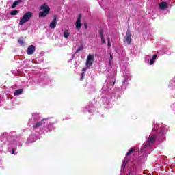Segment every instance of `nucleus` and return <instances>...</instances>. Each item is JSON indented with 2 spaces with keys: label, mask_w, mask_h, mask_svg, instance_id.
I'll use <instances>...</instances> for the list:
<instances>
[{
  "label": "nucleus",
  "mask_w": 175,
  "mask_h": 175,
  "mask_svg": "<svg viewBox=\"0 0 175 175\" xmlns=\"http://www.w3.org/2000/svg\"><path fill=\"white\" fill-rule=\"evenodd\" d=\"M21 94H23V89H18L14 92V95H21Z\"/></svg>",
  "instance_id": "f3484780"
},
{
  "label": "nucleus",
  "mask_w": 175,
  "mask_h": 175,
  "mask_svg": "<svg viewBox=\"0 0 175 175\" xmlns=\"http://www.w3.org/2000/svg\"><path fill=\"white\" fill-rule=\"evenodd\" d=\"M32 12H26L22 18L19 21V25H24L25 23H28L29 20H31V18L32 17Z\"/></svg>",
  "instance_id": "f03ea898"
},
{
  "label": "nucleus",
  "mask_w": 175,
  "mask_h": 175,
  "mask_svg": "<svg viewBox=\"0 0 175 175\" xmlns=\"http://www.w3.org/2000/svg\"><path fill=\"white\" fill-rule=\"evenodd\" d=\"M98 33L101 38V42L102 43H106V40H105V37L103 36V29H100L98 31Z\"/></svg>",
  "instance_id": "9d476101"
},
{
  "label": "nucleus",
  "mask_w": 175,
  "mask_h": 175,
  "mask_svg": "<svg viewBox=\"0 0 175 175\" xmlns=\"http://www.w3.org/2000/svg\"><path fill=\"white\" fill-rule=\"evenodd\" d=\"M114 84H116V80H113L112 81L110 82V85H111L112 88H113V85H114Z\"/></svg>",
  "instance_id": "5701e85b"
},
{
  "label": "nucleus",
  "mask_w": 175,
  "mask_h": 175,
  "mask_svg": "<svg viewBox=\"0 0 175 175\" xmlns=\"http://www.w3.org/2000/svg\"><path fill=\"white\" fill-rule=\"evenodd\" d=\"M36 50V47L33 45H30L27 49V54L28 55H32L35 51Z\"/></svg>",
  "instance_id": "423d86ee"
},
{
  "label": "nucleus",
  "mask_w": 175,
  "mask_h": 175,
  "mask_svg": "<svg viewBox=\"0 0 175 175\" xmlns=\"http://www.w3.org/2000/svg\"><path fill=\"white\" fill-rule=\"evenodd\" d=\"M128 81V79H125L122 83V84H125Z\"/></svg>",
  "instance_id": "393cba45"
},
{
  "label": "nucleus",
  "mask_w": 175,
  "mask_h": 175,
  "mask_svg": "<svg viewBox=\"0 0 175 175\" xmlns=\"http://www.w3.org/2000/svg\"><path fill=\"white\" fill-rule=\"evenodd\" d=\"M18 42L19 43V44H21V46H24V40L19 39L18 40Z\"/></svg>",
  "instance_id": "6ab92c4d"
},
{
  "label": "nucleus",
  "mask_w": 175,
  "mask_h": 175,
  "mask_svg": "<svg viewBox=\"0 0 175 175\" xmlns=\"http://www.w3.org/2000/svg\"><path fill=\"white\" fill-rule=\"evenodd\" d=\"M163 133H165V132L163 131V130H161V131H160V135H163Z\"/></svg>",
  "instance_id": "bb28decb"
},
{
  "label": "nucleus",
  "mask_w": 175,
  "mask_h": 175,
  "mask_svg": "<svg viewBox=\"0 0 175 175\" xmlns=\"http://www.w3.org/2000/svg\"><path fill=\"white\" fill-rule=\"evenodd\" d=\"M163 133H165V132L163 131V130H161V131H160V135H163Z\"/></svg>",
  "instance_id": "a878e982"
},
{
  "label": "nucleus",
  "mask_w": 175,
  "mask_h": 175,
  "mask_svg": "<svg viewBox=\"0 0 175 175\" xmlns=\"http://www.w3.org/2000/svg\"><path fill=\"white\" fill-rule=\"evenodd\" d=\"M108 46L110 47L111 46V44L110 43V40H108Z\"/></svg>",
  "instance_id": "cd10ccee"
},
{
  "label": "nucleus",
  "mask_w": 175,
  "mask_h": 175,
  "mask_svg": "<svg viewBox=\"0 0 175 175\" xmlns=\"http://www.w3.org/2000/svg\"><path fill=\"white\" fill-rule=\"evenodd\" d=\"M94 64V55L89 54L86 59V66H91Z\"/></svg>",
  "instance_id": "39448f33"
},
{
  "label": "nucleus",
  "mask_w": 175,
  "mask_h": 175,
  "mask_svg": "<svg viewBox=\"0 0 175 175\" xmlns=\"http://www.w3.org/2000/svg\"><path fill=\"white\" fill-rule=\"evenodd\" d=\"M87 70V68H83V72H85Z\"/></svg>",
  "instance_id": "7c9ffc66"
},
{
  "label": "nucleus",
  "mask_w": 175,
  "mask_h": 175,
  "mask_svg": "<svg viewBox=\"0 0 175 175\" xmlns=\"http://www.w3.org/2000/svg\"><path fill=\"white\" fill-rule=\"evenodd\" d=\"M81 25H83V24H81V14H79L75 23V27L78 31L81 29Z\"/></svg>",
  "instance_id": "20e7f679"
},
{
  "label": "nucleus",
  "mask_w": 175,
  "mask_h": 175,
  "mask_svg": "<svg viewBox=\"0 0 175 175\" xmlns=\"http://www.w3.org/2000/svg\"><path fill=\"white\" fill-rule=\"evenodd\" d=\"M85 29H88V25H87V23L84 24Z\"/></svg>",
  "instance_id": "b1692460"
},
{
  "label": "nucleus",
  "mask_w": 175,
  "mask_h": 175,
  "mask_svg": "<svg viewBox=\"0 0 175 175\" xmlns=\"http://www.w3.org/2000/svg\"><path fill=\"white\" fill-rule=\"evenodd\" d=\"M159 8L161 10H165V9H167V3L163 1L159 4Z\"/></svg>",
  "instance_id": "1a4fd4ad"
},
{
  "label": "nucleus",
  "mask_w": 175,
  "mask_h": 175,
  "mask_svg": "<svg viewBox=\"0 0 175 175\" xmlns=\"http://www.w3.org/2000/svg\"><path fill=\"white\" fill-rule=\"evenodd\" d=\"M20 2H21V1H20V0H17V1H14L13 3V4L11 5V8L14 9V8H16V6H17V5H18L20 3Z\"/></svg>",
  "instance_id": "4468645a"
},
{
  "label": "nucleus",
  "mask_w": 175,
  "mask_h": 175,
  "mask_svg": "<svg viewBox=\"0 0 175 175\" xmlns=\"http://www.w3.org/2000/svg\"><path fill=\"white\" fill-rule=\"evenodd\" d=\"M84 76H85V73L82 72L81 76V81H83V80H84Z\"/></svg>",
  "instance_id": "412c9836"
},
{
  "label": "nucleus",
  "mask_w": 175,
  "mask_h": 175,
  "mask_svg": "<svg viewBox=\"0 0 175 175\" xmlns=\"http://www.w3.org/2000/svg\"><path fill=\"white\" fill-rule=\"evenodd\" d=\"M63 35L64 38H69L70 36V32H69L68 30H64Z\"/></svg>",
  "instance_id": "2eb2a0df"
},
{
  "label": "nucleus",
  "mask_w": 175,
  "mask_h": 175,
  "mask_svg": "<svg viewBox=\"0 0 175 175\" xmlns=\"http://www.w3.org/2000/svg\"><path fill=\"white\" fill-rule=\"evenodd\" d=\"M45 120H46V119L44 118V119H42L40 122H37V123L33 126L34 129H36L37 128H39V126H42V125H43V122H44Z\"/></svg>",
  "instance_id": "9b49d317"
},
{
  "label": "nucleus",
  "mask_w": 175,
  "mask_h": 175,
  "mask_svg": "<svg viewBox=\"0 0 175 175\" xmlns=\"http://www.w3.org/2000/svg\"><path fill=\"white\" fill-rule=\"evenodd\" d=\"M135 148H131L130 150H129V152L126 154L127 157H129V155L133 154V152H135Z\"/></svg>",
  "instance_id": "dca6fc26"
},
{
  "label": "nucleus",
  "mask_w": 175,
  "mask_h": 175,
  "mask_svg": "<svg viewBox=\"0 0 175 175\" xmlns=\"http://www.w3.org/2000/svg\"><path fill=\"white\" fill-rule=\"evenodd\" d=\"M111 61H113V55H112V54H110L109 65L111 64Z\"/></svg>",
  "instance_id": "4be33fe9"
},
{
  "label": "nucleus",
  "mask_w": 175,
  "mask_h": 175,
  "mask_svg": "<svg viewBox=\"0 0 175 175\" xmlns=\"http://www.w3.org/2000/svg\"><path fill=\"white\" fill-rule=\"evenodd\" d=\"M80 50H81V48H79L77 50V53H79L80 51Z\"/></svg>",
  "instance_id": "c85d7f7f"
},
{
  "label": "nucleus",
  "mask_w": 175,
  "mask_h": 175,
  "mask_svg": "<svg viewBox=\"0 0 175 175\" xmlns=\"http://www.w3.org/2000/svg\"><path fill=\"white\" fill-rule=\"evenodd\" d=\"M16 152V150L12 149V154H14V152Z\"/></svg>",
  "instance_id": "c756f323"
},
{
  "label": "nucleus",
  "mask_w": 175,
  "mask_h": 175,
  "mask_svg": "<svg viewBox=\"0 0 175 175\" xmlns=\"http://www.w3.org/2000/svg\"><path fill=\"white\" fill-rule=\"evenodd\" d=\"M40 10L43 11L39 12V17H46L50 13V7L46 3L40 6Z\"/></svg>",
  "instance_id": "f257e3e1"
},
{
  "label": "nucleus",
  "mask_w": 175,
  "mask_h": 175,
  "mask_svg": "<svg viewBox=\"0 0 175 175\" xmlns=\"http://www.w3.org/2000/svg\"><path fill=\"white\" fill-rule=\"evenodd\" d=\"M57 15H55L53 16V19L51 21V23L49 25V27L51 28V29H54V28H55V27H57Z\"/></svg>",
  "instance_id": "0eeeda50"
},
{
  "label": "nucleus",
  "mask_w": 175,
  "mask_h": 175,
  "mask_svg": "<svg viewBox=\"0 0 175 175\" xmlns=\"http://www.w3.org/2000/svg\"><path fill=\"white\" fill-rule=\"evenodd\" d=\"M156 139H157V136H155V135H150L148 137V142L150 144H152V143H154V142H155Z\"/></svg>",
  "instance_id": "6e6552de"
},
{
  "label": "nucleus",
  "mask_w": 175,
  "mask_h": 175,
  "mask_svg": "<svg viewBox=\"0 0 175 175\" xmlns=\"http://www.w3.org/2000/svg\"><path fill=\"white\" fill-rule=\"evenodd\" d=\"M123 161H124V162L128 163L129 161H131V157H129L128 155H126V157H125V158H124V159Z\"/></svg>",
  "instance_id": "a211bd4d"
},
{
  "label": "nucleus",
  "mask_w": 175,
  "mask_h": 175,
  "mask_svg": "<svg viewBox=\"0 0 175 175\" xmlns=\"http://www.w3.org/2000/svg\"><path fill=\"white\" fill-rule=\"evenodd\" d=\"M157 57H158L157 54H154L152 55V59L150 61V65H152V64L155 62V60L157 59Z\"/></svg>",
  "instance_id": "f8f14e48"
},
{
  "label": "nucleus",
  "mask_w": 175,
  "mask_h": 175,
  "mask_svg": "<svg viewBox=\"0 0 175 175\" xmlns=\"http://www.w3.org/2000/svg\"><path fill=\"white\" fill-rule=\"evenodd\" d=\"M18 13H20V10H14L10 12V14L11 16H17V14H18Z\"/></svg>",
  "instance_id": "ddd939ff"
},
{
  "label": "nucleus",
  "mask_w": 175,
  "mask_h": 175,
  "mask_svg": "<svg viewBox=\"0 0 175 175\" xmlns=\"http://www.w3.org/2000/svg\"><path fill=\"white\" fill-rule=\"evenodd\" d=\"M126 163H126V161H124L123 160V162H122V169H125V167L126 166Z\"/></svg>",
  "instance_id": "aec40b11"
},
{
  "label": "nucleus",
  "mask_w": 175,
  "mask_h": 175,
  "mask_svg": "<svg viewBox=\"0 0 175 175\" xmlns=\"http://www.w3.org/2000/svg\"><path fill=\"white\" fill-rule=\"evenodd\" d=\"M124 42L127 43V44H131L132 43V34L131 33V30L128 29L126 31V36H124Z\"/></svg>",
  "instance_id": "7ed1b4c3"
}]
</instances>
